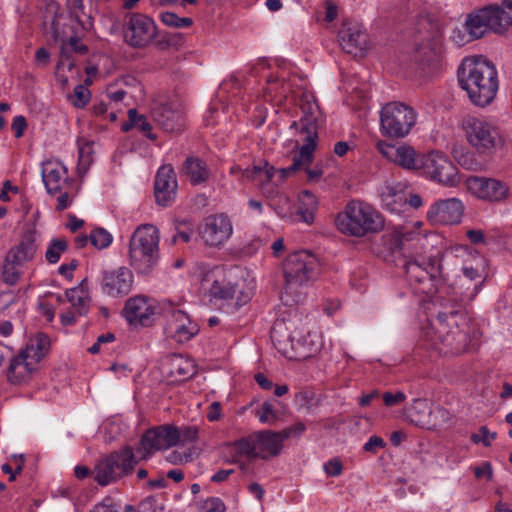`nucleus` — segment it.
<instances>
[{"instance_id": "nucleus-1", "label": "nucleus", "mask_w": 512, "mask_h": 512, "mask_svg": "<svg viewBox=\"0 0 512 512\" xmlns=\"http://www.w3.org/2000/svg\"><path fill=\"white\" fill-rule=\"evenodd\" d=\"M267 84L265 94L271 99H279L281 101L284 98L288 101L290 98L298 106L299 111L296 113V116H299V120H294L290 127L299 131L303 136V144L299 152L294 156L292 164L286 168L279 169L278 173L282 178H285L291 173L305 170L309 181H317L322 177L323 170L319 167L309 168L317 147L318 120L321 116L320 108L314 95L304 88V80L301 78H293L287 82L283 78L280 81L278 77L269 76Z\"/></svg>"}, {"instance_id": "nucleus-2", "label": "nucleus", "mask_w": 512, "mask_h": 512, "mask_svg": "<svg viewBox=\"0 0 512 512\" xmlns=\"http://www.w3.org/2000/svg\"><path fill=\"white\" fill-rule=\"evenodd\" d=\"M160 449V428L147 430L141 437L136 451L125 446L98 461L93 469L94 480L106 486L130 474L139 460H144Z\"/></svg>"}, {"instance_id": "nucleus-3", "label": "nucleus", "mask_w": 512, "mask_h": 512, "mask_svg": "<svg viewBox=\"0 0 512 512\" xmlns=\"http://www.w3.org/2000/svg\"><path fill=\"white\" fill-rule=\"evenodd\" d=\"M458 83L470 102L479 108L490 106L499 90L495 65L483 56L466 57L457 71Z\"/></svg>"}, {"instance_id": "nucleus-4", "label": "nucleus", "mask_w": 512, "mask_h": 512, "mask_svg": "<svg viewBox=\"0 0 512 512\" xmlns=\"http://www.w3.org/2000/svg\"><path fill=\"white\" fill-rule=\"evenodd\" d=\"M245 271L239 267L213 266L203 272L201 289L210 301L235 299L238 306L251 297L252 289L246 284Z\"/></svg>"}, {"instance_id": "nucleus-5", "label": "nucleus", "mask_w": 512, "mask_h": 512, "mask_svg": "<svg viewBox=\"0 0 512 512\" xmlns=\"http://www.w3.org/2000/svg\"><path fill=\"white\" fill-rule=\"evenodd\" d=\"M459 317L465 322V318L458 311L439 312L426 330L427 339L439 352L459 354L467 350L470 341L467 332L459 328Z\"/></svg>"}, {"instance_id": "nucleus-6", "label": "nucleus", "mask_w": 512, "mask_h": 512, "mask_svg": "<svg viewBox=\"0 0 512 512\" xmlns=\"http://www.w3.org/2000/svg\"><path fill=\"white\" fill-rule=\"evenodd\" d=\"M338 230L346 235L363 237L384 228L382 215L371 204L362 200L349 201L336 218Z\"/></svg>"}, {"instance_id": "nucleus-7", "label": "nucleus", "mask_w": 512, "mask_h": 512, "mask_svg": "<svg viewBox=\"0 0 512 512\" xmlns=\"http://www.w3.org/2000/svg\"><path fill=\"white\" fill-rule=\"evenodd\" d=\"M321 273L320 259L309 250H300L288 255L283 263L284 292L296 293L316 281Z\"/></svg>"}, {"instance_id": "nucleus-8", "label": "nucleus", "mask_w": 512, "mask_h": 512, "mask_svg": "<svg viewBox=\"0 0 512 512\" xmlns=\"http://www.w3.org/2000/svg\"><path fill=\"white\" fill-rule=\"evenodd\" d=\"M159 231L150 224L140 225L129 243V263L139 274H149L158 262Z\"/></svg>"}, {"instance_id": "nucleus-9", "label": "nucleus", "mask_w": 512, "mask_h": 512, "mask_svg": "<svg viewBox=\"0 0 512 512\" xmlns=\"http://www.w3.org/2000/svg\"><path fill=\"white\" fill-rule=\"evenodd\" d=\"M462 130L469 146L481 155L493 154L506 144L500 127L485 117H466Z\"/></svg>"}, {"instance_id": "nucleus-10", "label": "nucleus", "mask_w": 512, "mask_h": 512, "mask_svg": "<svg viewBox=\"0 0 512 512\" xmlns=\"http://www.w3.org/2000/svg\"><path fill=\"white\" fill-rule=\"evenodd\" d=\"M285 330L283 323L275 324L271 331V339L276 349L286 358L301 361L320 352L322 339L318 333L308 332L302 336L294 331L293 334L286 335Z\"/></svg>"}, {"instance_id": "nucleus-11", "label": "nucleus", "mask_w": 512, "mask_h": 512, "mask_svg": "<svg viewBox=\"0 0 512 512\" xmlns=\"http://www.w3.org/2000/svg\"><path fill=\"white\" fill-rule=\"evenodd\" d=\"M457 255L467 254L472 263H464L462 276L456 280L454 287L455 300L464 304L471 302L480 292L485 280V259L469 246L461 245L456 248Z\"/></svg>"}, {"instance_id": "nucleus-12", "label": "nucleus", "mask_w": 512, "mask_h": 512, "mask_svg": "<svg viewBox=\"0 0 512 512\" xmlns=\"http://www.w3.org/2000/svg\"><path fill=\"white\" fill-rule=\"evenodd\" d=\"M417 113L409 105L393 101L385 104L380 111V131L390 138H404L415 126Z\"/></svg>"}, {"instance_id": "nucleus-13", "label": "nucleus", "mask_w": 512, "mask_h": 512, "mask_svg": "<svg viewBox=\"0 0 512 512\" xmlns=\"http://www.w3.org/2000/svg\"><path fill=\"white\" fill-rule=\"evenodd\" d=\"M418 173L434 182L445 186H455L458 170L449 157L437 150L422 154Z\"/></svg>"}, {"instance_id": "nucleus-14", "label": "nucleus", "mask_w": 512, "mask_h": 512, "mask_svg": "<svg viewBox=\"0 0 512 512\" xmlns=\"http://www.w3.org/2000/svg\"><path fill=\"white\" fill-rule=\"evenodd\" d=\"M199 234L206 246L220 248L233 235L232 221L224 213L209 215L204 218Z\"/></svg>"}, {"instance_id": "nucleus-15", "label": "nucleus", "mask_w": 512, "mask_h": 512, "mask_svg": "<svg viewBox=\"0 0 512 512\" xmlns=\"http://www.w3.org/2000/svg\"><path fill=\"white\" fill-rule=\"evenodd\" d=\"M501 23L498 22L493 5L477 9L466 16L464 28L470 38H482L487 32L502 35Z\"/></svg>"}, {"instance_id": "nucleus-16", "label": "nucleus", "mask_w": 512, "mask_h": 512, "mask_svg": "<svg viewBox=\"0 0 512 512\" xmlns=\"http://www.w3.org/2000/svg\"><path fill=\"white\" fill-rule=\"evenodd\" d=\"M377 149L389 162L405 170L418 172L423 153L416 151L412 146L406 143L391 144L379 141Z\"/></svg>"}, {"instance_id": "nucleus-17", "label": "nucleus", "mask_w": 512, "mask_h": 512, "mask_svg": "<svg viewBox=\"0 0 512 512\" xmlns=\"http://www.w3.org/2000/svg\"><path fill=\"white\" fill-rule=\"evenodd\" d=\"M342 49L355 57H362L369 48V37L362 24L344 21L338 32Z\"/></svg>"}, {"instance_id": "nucleus-18", "label": "nucleus", "mask_w": 512, "mask_h": 512, "mask_svg": "<svg viewBox=\"0 0 512 512\" xmlns=\"http://www.w3.org/2000/svg\"><path fill=\"white\" fill-rule=\"evenodd\" d=\"M467 189L475 197L490 202H499L507 198L509 186L507 183L485 177H470L467 179Z\"/></svg>"}, {"instance_id": "nucleus-19", "label": "nucleus", "mask_w": 512, "mask_h": 512, "mask_svg": "<svg viewBox=\"0 0 512 512\" xmlns=\"http://www.w3.org/2000/svg\"><path fill=\"white\" fill-rule=\"evenodd\" d=\"M155 35L154 21L143 14H133L124 30L126 42L133 47H143L149 44Z\"/></svg>"}, {"instance_id": "nucleus-20", "label": "nucleus", "mask_w": 512, "mask_h": 512, "mask_svg": "<svg viewBox=\"0 0 512 512\" xmlns=\"http://www.w3.org/2000/svg\"><path fill=\"white\" fill-rule=\"evenodd\" d=\"M464 213V204L457 198L435 201L427 210V220L432 224H458Z\"/></svg>"}, {"instance_id": "nucleus-21", "label": "nucleus", "mask_w": 512, "mask_h": 512, "mask_svg": "<svg viewBox=\"0 0 512 512\" xmlns=\"http://www.w3.org/2000/svg\"><path fill=\"white\" fill-rule=\"evenodd\" d=\"M134 282V276L127 267H119L115 270H107L102 273V291L111 297L127 295Z\"/></svg>"}, {"instance_id": "nucleus-22", "label": "nucleus", "mask_w": 512, "mask_h": 512, "mask_svg": "<svg viewBox=\"0 0 512 512\" xmlns=\"http://www.w3.org/2000/svg\"><path fill=\"white\" fill-rule=\"evenodd\" d=\"M165 317L167 318L166 332L177 342H187L199 332L197 323L182 310L170 309L165 312Z\"/></svg>"}, {"instance_id": "nucleus-23", "label": "nucleus", "mask_w": 512, "mask_h": 512, "mask_svg": "<svg viewBox=\"0 0 512 512\" xmlns=\"http://www.w3.org/2000/svg\"><path fill=\"white\" fill-rule=\"evenodd\" d=\"M122 313L129 323L151 326L156 314L155 301L142 295L132 297L126 301Z\"/></svg>"}, {"instance_id": "nucleus-24", "label": "nucleus", "mask_w": 512, "mask_h": 512, "mask_svg": "<svg viewBox=\"0 0 512 512\" xmlns=\"http://www.w3.org/2000/svg\"><path fill=\"white\" fill-rule=\"evenodd\" d=\"M442 53V38L437 32L418 45L415 52V60L423 70L438 69L442 62Z\"/></svg>"}, {"instance_id": "nucleus-25", "label": "nucleus", "mask_w": 512, "mask_h": 512, "mask_svg": "<svg viewBox=\"0 0 512 512\" xmlns=\"http://www.w3.org/2000/svg\"><path fill=\"white\" fill-rule=\"evenodd\" d=\"M165 377L170 383L182 382L194 374L195 366L192 360L180 354H171L164 360Z\"/></svg>"}, {"instance_id": "nucleus-26", "label": "nucleus", "mask_w": 512, "mask_h": 512, "mask_svg": "<svg viewBox=\"0 0 512 512\" xmlns=\"http://www.w3.org/2000/svg\"><path fill=\"white\" fill-rule=\"evenodd\" d=\"M42 180L49 194L61 190V184L67 177L68 170L59 161L48 160L42 163Z\"/></svg>"}, {"instance_id": "nucleus-27", "label": "nucleus", "mask_w": 512, "mask_h": 512, "mask_svg": "<svg viewBox=\"0 0 512 512\" xmlns=\"http://www.w3.org/2000/svg\"><path fill=\"white\" fill-rule=\"evenodd\" d=\"M37 363L26 357L24 352H20L19 355L14 357L9 365L7 378L12 384H21L26 382L36 369Z\"/></svg>"}, {"instance_id": "nucleus-28", "label": "nucleus", "mask_w": 512, "mask_h": 512, "mask_svg": "<svg viewBox=\"0 0 512 512\" xmlns=\"http://www.w3.org/2000/svg\"><path fill=\"white\" fill-rule=\"evenodd\" d=\"M254 436L259 458L268 459L280 453L284 441L280 432L265 431Z\"/></svg>"}, {"instance_id": "nucleus-29", "label": "nucleus", "mask_w": 512, "mask_h": 512, "mask_svg": "<svg viewBox=\"0 0 512 512\" xmlns=\"http://www.w3.org/2000/svg\"><path fill=\"white\" fill-rule=\"evenodd\" d=\"M405 272L410 285H414L416 293H430L431 274L427 268L422 267L418 261H408L405 265Z\"/></svg>"}, {"instance_id": "nucleus-30", "label": "nucleus", "mask_w": 512, "mask_h": 512, "mask_svg": "<svg viewBox=\"0 0 512 512\" xmlns=\"http://www.w3.org/2000/svg\"><path fill=\"white\" fill-rule=\"evenodd\" d=\"M198 429L196 427H183L178 429L171 425H162V442L167 446L186 444L196 441Z\"/></svg>"}, {"instance_id": "nucleus-31", "label": "nucleus", "mask_w": 512, "mask_h": 512, "mask_svg": "<svg viewBox=\"0 0 512 512\" xmlns=\"http://www.w3.org/2000/svg\"><path fill=\"white\" fill-rule=\"evenodd\" d=\"M35 235L33 232L26 233L20 243L13 247L7 254V260L22 264L33 258L36 252Z\"/></svg>"}, {"instance_id": "nucleus-32", "label": "nucleus", "mask_w": 512, "mask_h": 512, "mask_svg": "<svg viewBox=\"0 0 512 512\" xmlns=\"http://www.w3.org/2000/svg\"><path fill=\"white\" fill-rule=\"evenodd\" d=\"M380 197L383 207L391 213H400L407 203V197L397 186L385 185Z\"/></svg>"}, {"instance_id": "nucleus-33", "label": "nucleus", "mask_w": 512, "mask_h": 512, "mask_svg": "<svg viewBox=\"0 0 512 512\" xmlns=\"http://www.w3.org/2000/svg\"><path fill=\"white\" fill-rule=\"evenodd\" d=\"M162 206L172 204L178 191V181L174 168L170 164L162 165Z\"/></svg>"}, {"instance_id": "nucleus-34", "label": "nucleus", "mask_w": 512, "mask_h": 512, "mask_svg": "<svg viewBox=\"0 0 512 512\" xmlns=\"http://www.w3.org/2000/svg\"><path fill=\"white\" fill-rule=\"evenodd\" d=\"M137 129L142 132L148 139L155 141L157 135L153 134L152 125L148 122L144 114H139L136 109L132 108L128 111V121L124 122L121 126L123 132H128L131 129Z\"/></svg>"}, {"instance_id": "nucleus-35", "label": "nucleus", "mask_w": 512, "mask_h": 512, "mask_svg": "<svg viewBox=\"0 0 512 512\" xmlns=\"http://www.w3.org/2000/svg\"><path fill=\"white\" fill-rule=\"evenodd\" d=\"M49 348V337L46 334L38 333L29 339L26 347L21 351L26 354V357L38 363L47 354Z\"/></svg>"}, {"instance_id": "nucleus-36", "label": "nucleus", "mask_w": 512, "mask_h": 512, "mask_svg": "<svg viewBox=\"0 0 512 512\" xmlns=\"http://www.w3.org/2000/svg\"><path fill=\"white\" fill-rule=\"evenodd\" d=\"M318 207V201L314 194L310 191L304 190L298 195V215L301 220L306 224H311L314 221L315 212Z\"/></svg>"}, {"instance_id": "nucleus-37", "label": "nucleus", "mask_w": 512, "mask_h": 512, "mask_svg": "<svg viewBox=\"0 0 512 512\" xmlns=\"http://www.w3.org/2000/svg\"><path fill=\"white\" fill-rule=\"evenodd\" d=\"M184 169L193 185L206 182L209 178V170L206 164L198 158H187Z\"/></svg>"}, {"instance_id": "nucleus-38", "label": "nucleus", "mask_w": 512, "mask_h": 512, "mask_svg": "<svg viewBox=\"0 0 512 512\" xmlns=\"http://www.w3.org/2000/svg\"><path fill=\"white\" fill-rule=\"evenodd\" d=\"M274 174V167L270 166L266 162L263 165L247 167L243 171V176L246 177V179L254 181L255 183L259 184L263 189L265 185L272 180Z\"/></svg>"}, {"instance_id": "nucleus-39", "label": "nucleus", "mask_w": 512, "mask_h": 512, "mask_svg": "<svg viewBox=\"0 0 512 512\" xmlns=\"http://www.w3.org/2000/svg\"><path fill=\"white\" fill-rule=\"evenodd\" d=\"M183 127V116L180 105L162 107V130L168 132L180 131Z\"/></svg>"}, {"instance_id": "nucleus-40", "label": "nucleus", "mask_w": 512, "mask_h": 512, "mask_svg": "<svg viewBox=\"0 0 512 512\" xmlns=\"http://www.w3.org/2000/svg\"><path fill=\"white\" fill-rule=\"evenodd\" d=\"M68 9L71 17L74 18L83 30L88 31L92 28L93 22L90 15L85 13L83 0H67Z\"/></svg>"}, {"instance_id": "nucleus-41", "label": "nucleus", "mask_w": 512, "mask_h": 512, "mask_svg": "<svg viewBox=\"0 0 512 512\" xmlns=\"http://www.w3.org/2000/svg\"><path fill=\"white\" fill-rule=\"evenodd\" d=\"M86 280H83L80 286L68 289L66 291V297L73 307L78 309L80 315L86 314L88 310L87 305V293L83 289V285Z\"/></svg>"}, {"instance_id": "nucleus-42", "label": "nucleus", "mask_w": 512, "mask_h": 512, "mask_svg": "<svg viewBox=\"0 0 512 512\" xmlns=\"http://www.w3.org/2000/svg\"><path fill=\"white\" fill-rule=\"evenodd\" d=\"M231 447L239 456H245L249 459L259 458L254 435L234 442Z\"/></svg>"}, {"instance_id": "nucleus-43", "label": "nucleus", "mask_w": 512, "mask_h": 512, "mask_svg": "<svg viewBox=\"0 0 512 512\" xmlns=\"http://www.w3.org/2000/svg\"><path fill=\"white\" fill-rule=\"evenodd\" d=\"M498 22L501 23L502 33H506L512 26V0H503L500 5L494 4Z\"/></svg>"}, {"instance_id": "nucleus-44", "label": "nucleus", "mask_w": 512, "mask_h": 512, "mask_svg": "<svg viewBox=\"0 0 512 512\" xmlns=\"http://www.w3.org/2000/svg\"><path fill=\"white\" fill-rule=\"evenodd\" d=\"M68 249V243L63 238H55L52 239L47 247L45 257L46 260L55 264L59 261L61 255L66 252Z\"/></svg>"}, {"instance_id": "nucleus-45", "label": "nucleus", "mask_w": 512, "mask_h": 512, "mask_svg": "<svg viewBox=\"0 0 512 512\" xmlns=\"http://www.w3.org/2000/svg\"><path fill=\"white\" fill-rule=\"evenodd\" d=\"M112 240V235L104 228L93 229L89 234V242L98 250L110 246Z\"/></svg>"}, {"instance_id": "nucleus-46", "label": "nucleus", "mask_w": 512, "mask_h": 512, "mask_svg": "<svg viewBox=\"0 0 512 512\" xmlns=\"http://www.w3.org/2000/svg\"><path fill=\"white\" fill-rule=\"evenodd\" d=\"M72 52L86 54L88 52V47L84 44H81L78 37L72 36L67 42H63L61 44L60 55L62 58L66 57L69 59L72 57Z\"/></svg>"}, {"instance_id": "nucleus-47", "label": "nucleus", "mask_w": 512, "mask_h": 512, "mask_svg": "<svg viewBox=\"0 0 512 512\" xmlns=\"http://www.w3.org/2000/svg\"><path fill=\"white\" fill-rule=\"evenodd\" d=\"M162 24L172 28H186L193 24V20L189 17H179L172 12H162Z\"/></svg>"}, {"instance_id": "nucleus-48", "label": "nucleus", "mask_w": 512, "mask_h": 512, "mask_svg": "<svg viewBox=\"0 0 512 512\" xmlns=\"http://www.w3.org/2000/svg\"><path fill=\"white\" fill-rule=\"evenodd\" d=\"M20 264L14 263V261L5 260V264L3 266L2 277L5 283L9 285H14L20 278V272L18 267Z\"/></svg>"}, {"instance_id": "nucleus-49", "label": "nucleus", "mask_w": 512, "mask_h": 512, "mask_svg": "<svg viewBox=\"0 0 512 512\" xmlns=\"http://www.w3.org/2000/svg\"><path fill=\"white\" fill-rule=\"evenodd\" d=\"M393 236L395 237L398 246L421 237V235H417V232L407 225L396 229Z\"/></svg>"}, {"instance_id": "nucleus-50", "label": "nucleus", "mask_w": 512, "mask_h": 512, "mask_svg": "<svg viewBox=\"0 0 512 512\" xmlns=\"http://www.w3.org/2000/svg\"><path fill=\"white\" fill-rule=\"evenodd\" d=\"M261 423H272L277 419L276 412L270 402H264L256 412Z\"/></svg>"}, {"instance_id": "nucleus-51", "label": "nucleus", "mask_w": 512, "mask_h": 512, "mask_svg": "<svg viewBox=\"0 0 512 512\" xmlns=\"http://www.w3.org/2000/svg\"><path fill=\"white\" fill-rule=\"evenodd\" d=\"M90 99V91L83 85H77L74 88L73 96L71 97L72 104L75 107H84Z\"/></svg>"}, {"instance_id": "nucleus-52", "label": "nucleus", "mask_w": 512, "mask_h": 512, "mask_svg": "<svg viewBox=\"0 0 512 512\" xmlns=\"http://www.w3.org/2000/svg\"><path fill=\"white\" fill-rule=\"evenodd\" d=\"M496 438L495 432H490L486 426H482L477 433L472 434V442L478 444L481 443L485 447L491 445L492 441Z\"/></svg>"}, {"instance_id": "nucleus-53", "label": "nucleus", "mask_w": 512, "mask_h": 512, "mask_svg": "<svg viewBox=\"0 0 512 512\" xmlns=\"http://www.w3.org/2000/svg\"><path fill=\"white\" fill-rule=\"evenodd\" d=\"M386 447V442L383 438L377 435H372L368 441L363 445L362 449L364 452L370 454H376L379 450Z\"/></svg>"}, {"instance_id": "nucleus-54", "label": "nucleus", "mask_w": 512, "mask_h": 512, "mask_svg": "<svg viewBox=\"0 0 512 512\" xmlns=\"http://www.w3.org/2000/svg\"><path fill=\"white\" fill-rule=\"evenodd\" d=\"M323 470L327 476L337 477L343 472V464L339 458H332L324 463Z\"/></svg>"}, {"instance_id": "nucleus-55", "label": "nucleus", "mask_w": 512, "mask_h": 512, "mask_svg": "<svg viewBox=\"0 0 512 512\" xmlns=\"http://www.w3.org/2000/svg\"><path fill=\"white\" fill-rule=\"evenodd\" d=\"M201 509L204 512H225L226 507L220 498L211 497L202 503Z\"/></svg>"}, {"instance_id": "nucleus-56", "label": "nucleus", "mask_w": 512, "mask_h": 512, "mask_svg": "<svg viewBox=\"0 0 512 512\" xmlns=\"http://www.w3.org/2000/svg\"><path fill=\"white\" fill-rule=\"evenodd\" d=\"M450 39L455 45L459 47L464 46L473 40H476V38H470V34L468 32L466 34L465 31L461 28H454L451 32Z\"/></svg>"}, {"instance_id": "nucleus-57", "label": "nucleus", "mask_w": 512, "mask_h": 512, "mask_svg": "<svg viewBox=\"0 0 512 512\" xmlns=\"http://www.w3.org/2000/svg\"><path fill=\"white\" fill-rule=\"evenodd\" d=\"M183 42V36L181 33H169L162 30V48L177 47Z\"/></svg>"}, {"instance_id": "nucleus-58", "label": "nucleus", "mask_w": 512, "mask_h": 512, "mask_svg": "<svg viewBox=\"0 0 512 512\" xmlns=\"http://www.w3.org/2000/svg\"><path fill=\"white\" fill-rule=\"evenodd\" d=\"M158 508L157 497L148 496L139 503L137 512H157Z\"/></svg>"}, {"instance_id": "nucleus-59", "label": "nucleus", "mask_w": 512, "mask_h": 512, "mask_svg": "<svg viewBox=\"0 0 512 512\" xmlns=\"http://www.w3.org/2000/svg\"><path fill=\"white\" fill-rule=\"evenodd\" d=\"M406 399V395L403 392H397L395 394L386 392L383 394V401L387 407H392L401 404Z\"/></svg>"}, {"instance_id": "nucleus-60", "label": "nucleus", "mask_w": 512, "mask_h": 512, "mask_svg": "<svg viewBox=\"0 0 512 512\" xmlns=\"http://www.w3.org/2000/svg\"><path fill=\"white\" fill-rule=\"evenodd\" d=\"M474 474L478 479L485 477L488 481H491L493 476L491 464L489 462H483L480 466L475 467Z\"/></svg>"}, {"instance_id": "nucleus-61", "label": "nucleus", "mask_w": 512, "mask_h": 512, "mask_svg": "<svg viewBox=\"0 0 512 512\" xmlns=\"http://www.w3.org/2000/svg\"><path fill=\"white\" fill-rule=\"evenodd\" d=\"M26 127L27 122L24 116L19 115L14 117L11 128L14 131L16 138H20L23 136Z\"/></svg>"}, {"instance_id": "nucleus-62", "label": "nucleus", "mask_w": 512, "mask_h": 512, "mask_svg": "<svg viewBox=\"0 0 512 512\" xmlns=\"http://www.w3.org/2000/svg\"><path fill=\"white\" fill-rule=\"evenodd\" d=\"M207 419L210 422L218 421L222 418V406L221 403L218 401H215L210 404L207 410Z\"/></svg>"}, {"instance_id": "nucleus-63", "label": "nucleus", "mask_w": 512, "mask_h": 512, "mask_svg": "<svg viewBox=\"0 0 512 512\" xmlns=\"http://www.w3.org/2000/svg\"><path fill=\"white\" fill-rule=\"evenodd\" d=\"M306 430L305 425L302 422H297L291 427L284 429L283 431H280L283 439L289 438L291 435L299 436Z\"/></svg>"}, {"instance_id": "nucleus-64", "label": "nucleus", "mask_w": 512, "mask_h": 512, "mask_svg": "<svg viewBox=\"0 0 512 512\" xmlns=\"http://www.w3.org/2000/svg\"><path fill=\"white\" fill-rule=\"evenodd\" d=\"M78 266V261L73 259L69 264H62L59 269H58V272L59 274L65 276L67 279L71 280L73 275H72V271L75 270Z\"/></svg>"}]
</instances>
